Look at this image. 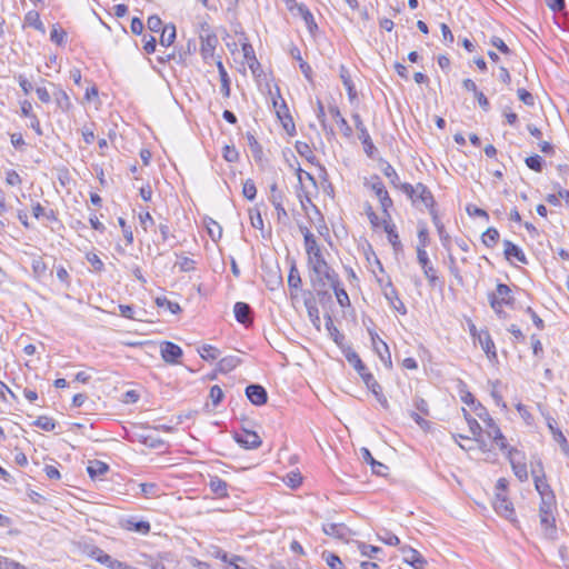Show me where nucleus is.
<instances>
[{
  "label": "nucleus",
  "mask_w": 569,
  "mask_h": 569,
  "mask_svg": "<svg viewBox=\"0 0 569 569\" xmlns=\"http://www.w3.org/2000/svg\"><path fill=\"white\" fill-rule=\"evenodd\" d=\"M358 137H359V140L361 141V143L363 144V149H365L366 153L371 156L372 149L375 148V146H373V142L371 140V137H370L368 130H362V132L359 133Z\"/></svg>",
  "instance_id": "nucleus-55"
},
{
  "label": "nucleus",
  "mask_w": 569,
  "mask_h": 569,
  "mask_svg": "<svg viewBox=\"0 0 569 569\" xmlns=\"http://www.w3.org/2000/svg\"><path fill=\"white\" fill-rule=\"evenodd\" d=\"M160 353L163 361L170 365L179 363V359L183 355L182 349L171 341H163L160 345Z\"/></svg>",
  "instance_id": "nucleus-9"
},
{
  "label": "nucleus",
  "mask_w": 569,
  "mask_h": 569,
  "mask_svg": "<svg viewBox=\"0 0 569 569\" xmlns=\"http://www.w3.org/2000/svg\"><path fill=\"white\" fill-rule=\"evenodd\" d=\"M488 299L491 308L498 315L502 313L503 306H510L513 303L511 289L505 283H498L496 291L488 293Z\"/></svg>",
  "instance_id": "nucleus-3"
},
{
  "label": "nucleus",
  "mask_w": 569,
  "mask_h": 569,
  "mask_svg": "<svg viewBox=\"0 0 569 569\" xmlns=\"http://www.w3.org/2000/svg\"><path fill=\"white\" fill-rule=\"evenodd\" d=\"M147 26H148L149 30L152 31V32H159L160 30L163 29L162 20L157 14L150 16L148 18Z\"/></svg>",
  "instance_id": "nucleus-59"
},
{
  "label": "nucleus",
  "mask_w": 569,
  "mask_h": 569,
  "mask_svg": "<svg viewBox=\"0 0 569 569\" xmlns=\"http://www.w3.org/2000/svg\"><path fill=\"white\" fill-rule=\"evenodd\" d=\"M273 104L277 109V116L281 120L283 128L290 136H293L296 133V127L292 117L289 114V109L286 102L282 100L279 107L277 101H274Z\"/></svg>",
  "instance_id": "nucleus-16"
},
{
  "label": "nucleus",
  "mask_w": 569,
  "mask_h": 569,
  "mask_svg": "<svg viewBox=\"0 0 569 569\" xmlns=\"http://www.w3.org/2000/svg\"><path fill=\"white\" fill-rule=\"evenodd\" d=\"M430 214H431V218H432V222L437 229V232H438V236H439V239L441 241V244L445 249L449 250L450 249V242H451V238L450 236L447 233L446 229H445V226L443 223L441 222L438 213L436 210H430Z\"/></svg>",
  "instance_id": "nucleus-24"
},
{
  "label": "nucleus",
  "mask_w": 569,
  "mask_h": 569,
  "mask_svg": "<svg viewBox=\"0 0 569 569\" xmlns=\"http://www.w3.org/2000/svg\"><path fill=\"white\" fill-rule=\"evenodd\" d=\"M176 39V27L173 24H167L161 30L160 44L169 47L174 42Z\"/></svg>",
  "instance_id": "nucleus-37"
},
{
  "label": "nucleus",
  "mask_w": 569,
  "mask_h": 569,
  "mask_svg": "<svg viewBox=\"0 0 569 569\" xmlns=\"http://www.w3.org/2000/svg\"><path fill=\"white\" fill-rule=\"evenodd\" d=\"M156 303L158 307H166L173 315H177L181 311L179 303L170 301L167 297H157Z\"/></svg>",
  "instance_id": "nucleus-47"
},
{
  "label": "nucleus",
  "mask_w": 569,
  "mask_h": 569,
  "mask_svg": "<svg viewBox=\"0 0 569 569\" xmlns=\"http://www.w3.org/2000/svg\"><path fill=\"white\" fill-rule=\"evenodd\" d=\"M490 43L497 48L501 53L503 54H510L511 53V50L510 48L506 44V42L499 38V37H496L493 36L491 39H490Z\"/></svg>",
  "instance_id": "nucleus-61"
},
{
  "label": "nucleus",
  "mask_w": 569,
  "mask_h": 569,
  "mask_svg": "<svg viewBox=\"0 0 569 569\" xmlns=\"http://www.w3.org/2000/svg\"><path fill=\"white\" fill-rule=\"evenodd\" d=\"M400 550L403 553V561L412 566L415 569H423L427 565V560L416 549L409 546H403Z\"/></svg>",
  "instance_id": "nucleus-14"
},
{
  "label": "nucleus",
  "mask_w": 569,
  "mask_h": 569,
  "mask_svg": "<svg viewBox=\"0 0 569 569\" xmlns=\"http://www.w3.org/2000/svg\"><path fill=\"white\" fill-rule=\"evenodd\" d=\"M217 67H218L219 76H220V82H221L220 91L224 98H229L230 91H231L229 76L220 60L217 61Z\"/></svg>",
  "instance_id": "nucleus-34"
},
{
  "label": "nucleus",
  "mask_w": 569,
  "mask_h": 569,
  "mask_svg": "<svg viewBox=\"0 0 569 569\" xmlns=\"http://www.w3.org/2000/svg\"><path fill=\"white\" fill-rule=\"evenodd\" d=\"M371 188L380 201V204H381V208L383 211V217L391 219L389 209L392 207L393 202H392V199L390 198L385 184L382 183V181L378 180L372 183Z\"/></svg>",
  "instance_id": "nucleus-11"
},
{
  "label": "nucleus",
  "mask_w": 569,
  "mask_h": 569,
  "mask_svg": "<svg viewBox=\"0 0 569 569\" xmlns=\"http://www.w3.org/2000/svg\"><path fill=\"white\" fill-rule=\"evenodd\" d=\"M400 190L406 193L413 203L421 201L429 210H435V198L431 191L423 183H417L412 186L410 183H403L400 186Z\"/></svg>",
  "instance_id": "nucleus-2"
},
{
  "label": "nucleus",
  "mask_w": 569,
  "mask_h": 569,
  "mask_svg": "<svg viewBox=\"0 0 569 569\" xmlns=\"http://www.w3.org/2000/svg\"><path fill=\"white\" fill-rule=\"evenodd\" d=\"M388 218H383V230L387 233L388 240L391 243L395 251H399L402 248L399 234L396 231V226L388 221Z\"/></svg>",
  "instance_id": "nucleus-26"
},
{
  "label": "nucleus",
  "mask_w": 569,
  "mask_h": 569,
  "mask_svg": "<svg viewBox=\"0 0 569 569\" xmlns=\"http://www.w3.org/2000/svg\"><path fill=\"white\" fill-rule=\"evenodd\" d=\"M525 162L526 166L535 172H541L543 170L545 161L539 154L527 157Z\"/></svg>",
  "instance_id": "nucleus-45"
},
{
  "label": "nucleus",
  "mask_w": 569,
  "mask_h": 569,
  "mask_svg": "<svg viewBox=\"0 0 569 569\" xmlns=\"http://www.w3.org/2000/svg\"><path fill=\"white\" fill-rule=\"evenodd\" d=\"M478 342L481 349L487 355L490 361H497V351L493 340L491 339L490 333L487 330H482L478 333Z\"/></svg>",
  "instance_id": "nucleus-18"
},
{
  "label": "nucleus",
  "mask_w": 569,
  "mask_h": 569,
  "mask_svg": "<svg viewBox=\"0 0 569 569\" xmlns=\"http://www.w3.org/2000/svg\"><path fill=\"white\" fill-rule=\"evenodd\" d=\"M269 200L272 204H279L283 201V194L282 192L278 189L277 184L273 183L270 188V197H269Z\"/></svg>",
  "instance_id": "nucleus-63"
},
{
  "label": "nucleus",
  "mask_w": 569,
  "mask_h": 569,
  "mask_svg": "<svg viewBox=\"0 0 569 569\" xmlns=\"http://www.w3.org/2000/svg\"><path fill=\"white\" fill-rule=\"evenodd\" d=\"M305 249L308 256V267L326 261L321 248L312 233L306 234Z\"/></svg>",
  "instance_id": "nucleus-4"
},
{
  "label": "nucleus",
  "mask_w": 569,
  "mask_h": 569,
  "mask_svg": "<svg viewBox=\"0 0 569 569\" xmlns=\"http://www.w3.org/2000/svg\"><path fill=\"white\" fill-rule=\"evenodd\" d=\"M326 561L331 569H343L341 559L335 553H329L326 558Z\"/></svg>",
  "instance_id": "nucleus-64"
},
{
  "label": "nucleus",
  "mask_w": 569,
  "mask_h": 569,
  "mask_svg": "<svg viewBox=\"0 0 569 569\" xmlns=\"http://www.w3.org/2000/svg\"><path fill=\"white\" fill-rule=\"evenodd\" d=\"M369 335L373 350L379 356L380 360L386 365V367L391 368L392 361L388 345L373 330H369Z\"/></svg>",
  "instance_id": "nucleus-5"
},
{
  "label": "nucleus",
  "mask_w": 569,
  "mask_h": 569,
  "mask_svg": "<svg viewBox=\"0 0 569 569\" xmlns=\"http://www.w3.org/2000/svg\"><path fill=\"white\" fill-rule=\"evenodd\" d=\"M382 291L385 298L388 300L389 306L398 311L400 315L407 313V308L402 300L399 298L397 289L393 287L391 280H388V282L382 286Z\"/></svg>",
  "instance_id": "nucleus-7"
},
{
  "label": "nucleus",
  "mask_w": 569,
  "mask_h": 569,
  "mask_svg": "<svg viewBox=\"0 0 569 569\" xmlns=\"http://www.w3.org/2000/svg\"><path fill=\"white\" fill-rule=\"evenodd\" d=\"M32 425L44 431H53L56 428V421L48 416L38 417V419L34 420Z\"/></svg>",
  "instance_id": "nucleus-46"
},
{
  "label": "nucleus",
  "mask_w": 569,
  "mask_h": 569,
  "mask_svg": "<svg viewBox=\"0 0 569 569\" xmlns=\"http://www.w3.org/2000/svg\"><path fill=\"white\" fill-rule=\"evenodd\" d=\"M296 9L298 10V13L300 14V17L303 19V21L310 32H312L313 29H317V23L315 21L313 14L311 13V11L308 9V7L306 4H303V3L296 4Z\"/></svg>",
  "instance_id": "nucleus-35"
},
{
  "label": "nucleus",
  "mask_w": 569,
  "mask_h": 569,
  "mask_svg": "<svg viewBox=\"0 0 569 569\" xmlns=\"http://www.w3.org/2000/svg\"><path fill=\"white\" fill-rule=\"evenodd\" d=\"M198 352H199L200 357L207 361H213V360L218 359V357L220 356L219 349L211 345H203L198 350Z\"/></svg>",
  "instance_id": "nucleus-40"
},
{
  "label": "nucleus",
  "mask_w": 569,
  "mask_h": 569,
  "mask_svg": "<svg viewBox=\"0 0 569 569\" xmlns=\"http://www.w3.org/2000/svg\"><path fill=\"white\" fill-rule=\"evenodd\" d=\"M249 216H250L251 226L254 229H262L263 228V220H262V217H261V213H260L259 210H257V209L250 210L249 211Z\"/></svg>",
  "instance_id": "nucleus-60"
},
{
  "label": "nucleus",
  "mask_w": 569,
  "mask_h": 569,
  "mask_svg": "<svg viewBox=\"0 0 569 569\" xmlns=\"http://www.w3.org/2000/svg\"><path fill=\"white\" fill-rule=\"evenodd\" d=\"M326 328L329 332V336L332 340L340 346L345 340V336L335 327L332 318L330 316L327 317Z\"/></svg>",
  "instance_id": "nucleus-41"
},
{
  "label": "nucleus",
  "mask_w": 569,
  "mask_h": 569,
  "mask_svg": "<svg viewBox=\"0 0 569 569\" xmlns=\"http://www.w3.org/2000/svg\"><path fill=\"white\" fill-rule=\"evenodd\" d=\"M360 452H361L362 459H363L367 463H369V465L371 466V469H372V472H373V473H376V475H383V471L387 469V467H386L383 463H381V462L377 461V460L372 457V455H371V452H370V450H369V449H367V448H361Z\"/></svg>",
  "instance_id": "nucleus-32"
},
{
  "label": "nucleus",
  "mask_w": 569,
  "mask_h": 569,
  "mask_svg": "<svg viewBox=\"0 0 569 569\" xmlns=\"http://www.w3.org/2000/svg\"><path fill=\"white\" fill-rule=\"evenodd\" d=\"M417 260L420 264L425 277L428 279L430 286H436L437 281L439 280L437 276V270L431 264L428 253L425 249L417 248Z\"/></svg>",
  "instance_id": "nucleus-6"
},
{
  "label": "nucleus",
  "mask_w": 569,
  "mask_h": 569,
  "mask_svg": "<svg viewBox=\"0 0 569 569\" xmlns=\"http://www.w3.org/2000/svg\"><path fill=\"white\" fill-rule=\"evenodd\" d=\"M460 398H461V401L468 406H473V408L477 406L478 402H476V398L473 397V395L466 390L467 386L465 382L460 381Z\"/></svg>",
  "instance_id": "nucleus-54"
},
{
  "label": "nucleus",
  "mask_w": 569,
  "mask_h": 569,
  "mask_svg": "<svg viewBox=\"0 0 569 569\" xmlns=\"http://www.w3.org/2000/svg\"><path fill=\"white\" fill-rule=\"evenodd\" d=\"M347 361L355 368V370L359 373L360 377L362 375H366L368 371V368L365 366L360 357L356 351H348L346 353Z\"/></svg>",
  "instance_id": "nucleus-36"
},
{
  "label": "nucleus",
  "mask_w": 569,
  "mask_h": 569,
  "mask_svg": "<svg viewBox=\"0 0 569 569\" xmlns=\"http://www.w3.org/2000/svg\"><path fill=\"white\" fill-rule=\"evenodd\" d=\"M209 396L213 406H218L223 398V391L219 386L214 385L211 387Z\"/></svg>",
  "instance_id": "nucleus-62"
},
{
  "label": "nucleus",
  "mask_w": 569,
  "mask_h": 569,
  "mask_svg": "<svg viewBox=\"0 0 569 569\" xmlns=\"http://www.w3.org/2000/svg\"><path fill=\"white\" fill-rule=\"evenodd\" d=\"M247 140H248V144L250 147V150H251L253 157L260 158L262 154V148L259 144V142L256 140L254 136L248 132Z\"/></svg>",
  "instance_id": "nucleus-56"
},
{
  "label": "nucleus",
  "mask_w": 569,
  "mask_h": 569,
  "mask_svg": "<svg viewBox=\"0 0 569 569\" xmlns=\"http://www.w3.org/2000/svg\"><path fill=\"white\" fill-rule=\"evenodd\" d=\"M239 363H240V360L238 357L228 356V357L220 359V361L218 362V370L223 373H227V372H230L231 370H233Z\"/></svg>",
  "instance_id": "nucleus-39"
},
{
  "label": "nucleus",
  "mask_w": 569,
  "mask_h": 569,
  "mask_svg": "<svg viewBox=\"0 0 569 569\" xmlns=\"http://www.w3.org/2000/svg\"><path fill=\"white\" fill-rule=\"evenodd\" d=\"M540 506L539 513H548L553 512L556 509V497L555 495H546V497H540Z\"/></svg>",
  "instance_id": "nucleus-42"
},
{
  "label": "nucleus",
  "mask_w": 569,
  "mask_h": 569,
  "mask_svg": "<svg viewBox=\"0 0 569 569\" xmlns=\"http://www.w3.org/2000/svg\"><path fill=\"white\" fill-rule=\"evenodd\" d=\"M493 509L498 515L505 517L506 519H512L515 516L512 502L507 498L505 493H496L493 500Z\"/></svg>",
  "instance_id": "nucleus-13"
},
{
  "label": "nucleus",
  "mask_w": 569,
  "mask_h": 569,
  "mask_svg": "<svg viewBox=\"0 0 569 569\" xmlns=\"http://www.w3.org/2000/svg\"><path fill=\"white\" fill-rule=\"evenodd\" d=\"M208 486L211 492L218 498H227L229 496L228 483L218 476H209Z\"/></svg>",
  "instance_id": "nucleus-25"
},
{
  "label": "nucleus",
  "mask_w": 569,
  "mask_h": 569,
  "mask_svg": "<svg viewBox=\"0 0 569 569\" xmlns=\"http://www.w3.org/2000/svg\"><path fill=\"white\" fill-rule=\"evenodd\" d=\"M200 40H201V48H200L201 57L206 62H209L210 59H213L214 50L219 42L218 38L214 33L207 30L204 34L200 36Z\"/></svg>",
  "instance_id": "nucleus-8"
},
{
  "label": "nucleus",
  "mask_w": 569,
  "mask_h": 569,
  "mask_svg": "<svg viewBox=\"0 0 569 569\" xmlns=\"http://www.w3.org/2000/svg\"><path fill=\"white\" fill-rule=\"evenodd\" d=\"M378 539L388 546H399L400 539L393 532L382 529L378 532Z\"/></svg>",
  "instance_id": "nucleus-44"
},
{
  "label": "nucleus",
  "mask_w": 569,
  "mask_h": 569,
  "mask_svg": "<svg viewBox=\"0 0 569 569\" xmlns=\"http://www.w3.org/2000/svg\"><path fill=\"white\" fill-rule=\"evenodd\" d=\"M322 530L327 536L340 540H348L352 535L351 529H349L345 523H326L323 525Z\"/></svg>",
  "instance_id": "nucleus-17"
},
{
  "label": "nucleus",
  "mask_w": 569,
  "mask_h": 569,
  "mask_svg": "<svg viewBox=\"0 0 569 569\" xmlns=\"http://www.w3.org/2000/svg\"><path fill=\"white\" fill-rule=\"evenodd\" d=\"M473 411L486 425V431L490 430L493 432V430L499 429L498 425L489 415L488 410L480 402L477 403V406L473 408Z\"/></svg>",
  "instance_id": "nucleus-28"
},
{
  "label": "nucleus",
  "mask_w": 569,
  "mask_h": 569,
  "mask_svg": "<svg viewBox=\"0 0 569 569\" xmlns=\"http://www.w3.org/2000/svg\"><path fill=\"white\" fill-rule=\"evenodd\" d=\"M553 440L559 443L562 452L567 456H569V443L567 441V438L560 430L553 431Z\"/></svg>",
  "instance_id": "nucleus-57"
},
{
  "label": "nucleus",
  "mask_w": 569,
  "mask_h": 569,
  "mask_svg": "<svg viewBox=\"0 0 569 569\" xmlns=\"http://www.w3.org/2000/svg\"><path fill=\"white\" fill-rule=\"evenodd\" d=\"M246 396L254 406H262L268 401V393L261 385H249L246 388Z\"/></svg>",
  "instance_id": "nucleus-15"
},
{
  "label": "nucleus",
  "mask_w": 569,
  "mask_h": 569,
  "mask_svg": "<svg viewBox=\"0 0 569 569\" xmlns=\"http://www.w3.org/2000/svg\"><path fill=\"white\" fill-rule=\"evenodd\" d=\"M24 24L23 27H31V28H34L36 30L44 33L46 32V28H44V24L43 22L41 21L40 19V14L38 11L36 10H30L26 13L24 16Z\"/></svg>",
  "instance_id": "nucleus-30"
},
{
  "label": "nucleus",
  "mask_w": 569,
  "mask_h": 569,
  "mask_svg": "<svg viewBox=\"0 0 569 569\" xmlns=\"http://www.w3.org/2000/svg\"><path fill=\"white\" fill-rule=\"evenodd\" d=\"M233 313L236 317V320L248 327L252 325L253 318H252V309L251 307L246 302H236L233 306Z\"/></svg>",
  "instance_id": "nucleus-19"
},
{
  "label": "nucleus",
  "mask_w": 569,
  "mask_h": 569,
  "mask_svg": "<svg viewBox=\"0 0 569 569\" xmlns=\"http://www.w3.org/2000/svg\"><path fill=\"white\" fill-rule=\"evenodd\" d=\"M123 528L129 531L138 532L140 535H147L150 532L151 527L148 521L136 520L134 518H130L124 521Z\"/></svg>",
  "instance_id": "nucleus-27"
},
{
  "label": "nucleus",
  "mask_w": 569,
  "mask_h": 569,
  "mask_svg": "<svg viewBox=\"0 0 569 569\" xmlns=\"http://www.w3.org/2000/svg\"><path fill=\"white\" fill-rule=\"evenodd\" d=\"M539 472L533 469L532 470V478L535 482L536 490L540 495V497H546V495H555L550 486L548 485L546 480V476L542 471V466L539 462Z\"/></svg>",
  "instance_id": "nucleus-20"
},
{
  "label": "nucleus",
  "mask_w": 569,
  "mask_h": 569,
  "mask_svg": "<svg viewBox=\"0 0 569 569\" xmlns=\"http://www.w3.org/2000/svg\"><path fill=\"white\" fill-rule=\"evenodd\" d=\"M301 277L295 264L291 266L289 276H288V286L290 289L298 290L301 287Z\"/></svg>",
  "instance_id": "nucleus-49"
},
{
  "label": "nucleus",
  "mask_w": 569,
  "mask_h": 569,
  "mask_svg": "<svg viewBox=\"0 0 569 569\" xmlns=\"http://www.w3.org/2000/svg\"><path fill=\"white\" fill-rule=\"evenodd\" d=\"M66 38L67 32L58 24H54L50 33V40L54 42L57 46H63L66 42Z\"/></svg>",
  "instance_id": "nucleus-48"
},
{
  "label": "nucleus",
  "mask_w": 569,
  "mask_h": 569,
  "mask_svg": "<svg viewBox=\"0 0 569 569\" xmlns=\"http://www.w3.org/2000/svg\"><path fill=\"white\" fill-rule=\"evenodd\" d=\"M517 456H520V451H518L516 448L508 449V458L515 476L520 481H526L528 480L527 465L523 461L518 460Z\"/></svg>",
  "instance_id": "nucleus-12"
},
{
  "label": "nucleus",
  "mask_w": 569,
  "mask_h": 569,
  "mask_svg": "<svg viewBox=\"0 0 569 569\" xmlns=\"http://www.w3.org/2000/svg\"><path fill=\"white\" fill-rule=\"evenodd\" d=\"M234 440L244 449H257L262 442L257 432L246 429L240 432H236Z\"/></svg>",
  "instance_id": "nucleus-10"
},
{
  "label": "nucleus",
  "mask_w": 569,
  "mask_h": 569,
  "mask_svg": "<svg viewBox=\"0 0 569 569\" xmlns=\"http://www.w3.org/2000/svg\"><path fill=\"white\" fill-rule=\"evenodd\" d=\"M118 223L122 229L123 237L127 241V244L130 246L133 242V232L131 228L127 224L123 218H118Z\"/></svg>",
  "instance_id": "nucleus-58"
},
{
  "label": "nucleus",
  "mask_w": 569,
  "mask_h": 569,
  "mask_svg": "<svg viewBox=\"0 0 569 569\" xmlns=\"http://www.w3.org/2000/svg\"><path fill=\"white\" fill-rule=\"evenodd\" d=\"M499 237V231L496 228L490 227L482 233L481 241L486 247L493 248L497 244Z\"/></svg>",
  "instance_id": "nucleus-38"
},
{
  "label": "nucleus",
  "mask_w": 569,
  "mask_h": 569,
  "mask_svg": "<svg viewBox=\"0 0 569 569\" xmlns=\"http://www.w3.org/2000/svg\"><path fill=\"white\" fill-rule=\"evenodd\" d=\"M87 471L91 479H96L106 475L109 471V466L101 460H92L89 461Z\"/></svg>",
  "instance_id": "nucleus-31"
},
{
  "label": "nucleus",
  "mask_w": 569,
  "mask_h": 569,
  "mask_svg": "<svg viewBox=\"0 0 569 569\" xmlns=\"http://www.w3.org/2000/svg\"><path fill=\"white\" fill-rule=\"evenodd\" d=\"M330 288L333 289L337 301L341 307H347L350 305L349 296L346 290L340 287V284H333Z\"/></svg>",
  "instance_id": "nucleus-51"
},
{
  "label": "nucleus",
  "mask_w": 569,
  "mask_h": 569,
  "mask_svg": "<svg viewBox=\"0 0 569 569\" xmlns=\"http://www.w3.org/2000/svg\"><path fill=\"white\" fill-rule=\"evenodd\" d=\"M462 410H463L465 418L468 422L470 432L472 433L475 439L480 443V446H479L480 449L485 450L486 443L480 439L481 432H482L481 426L478 423V421L475 418H472L470 416V413H468V411L466 409H462Z\"/></svg>",
  "instance_id": "nucleus-29"
},
{
  "label": "nucleus",
  "mask_w": 569,
  "mask_h": 569,
  "mask_svg": "<svg viewBox=\"0 0 569 569\" xmlns=\"http://www.w3.org/2000/svg\"><path fill=\"white\" fill-rule=\"evenodd\" d=\"M486 433L489 438H491L496 442V445L499 447L500 450L505 451L508 449L507 439L503 436V433L501 432L500 428L493 430V432H491L490 430H487Z\"/></svg>",
  "instance_id": "nucleus-43"
},
{
  "label": "nucleus",
  "mask_w": 569,
  "mask_h": 569,
  "mask_svg": "<svg viewBox=\"0 0 569 569\" xmlns=\"http://www.w3.org/2000/svg\"><path fill=\"white\" fill-rule=\"evenodd\" d=\"M383 174L390 180V183L398 189H400V186L405 183L400 181L397 171L390 163H387V166L383 168Z\"/></svg>",
  "instance_id": "nucleus-50"
},
{
  "label": "nucleus",
  "mask_w": 569,
  "mask_h": 569,
  "mask_svg": "<svg viewBox=\"0 0 569 569\" xmlns=\"http://www.w3.org/2000/svg\"><path fill=\"white\" fill-rule=\"evenodd\" d=\"M312 271L311 282L318 293H327V289L333 284H340L338 273L327 261L309 267Z\"/></svg>",
  "instance_id": "nucleus-1"
},
{
  "label": "nucleus",
  "mask_w": 569,
  "mask_h": 569,
  "mask_svg": "<svg viewBox=\"0 0 569 569\" xmlns=\"http://www.w3.org/2000/svg\"><path fill=\"white\" fill-rule=\"evenodd\" d=\"M361 379L365 382V385L367 386V388L370 389V391L372 393H377L378 390L382 389L371 372H367L366 375H362Z\"/></svg>",
  "instance_id": "nucleus-53"
},
{
  "label": "nucleus",
  "mask_w": 569,
  "mask_h": 569,
  "mask_svg": "<svg viewBox=\"0 0 569 569\" xmlns=\"http://www.w3.org/2000/svg\"><path fill=\"white\" fill-rule=\"evenodd\" d=\"M340 79L348 92V96L350 98V100L355 99L356 96H357V92H356V89H355V84L351 80V77L349 74V71L347 69L346 66L341 64L340 66Z\"/></svg>",
  "instance_id": "nucleus-33"
},
{
  "label": "nucleus",
  "mask_w": 569,
  "mask_h": 569,
  "mask_svg": "<svg viewBox=\"0 0 569 569\" xmlns=\"http://www.w3.org/2000/svg\"><path fill=\"white\" fill-rule=\"evenodd\" d=\"M505 257L507 260L512 261L513 259L521 263H527V257L525 252L510 240H503Z\"/></svg>",
  "instance_id": "nucleus-22"
},
{
  "label": "nucleus",
  "mask_w": 569,
  "mask_h": 569,
  "mask_svg": "<svg viewBox=\"0 0 569 569\" xmlns=\"http://www.w3.org/2000/svg\"><path fill=\"white\" fill-rule=\"evenodd\" d=\"M540 525L543 529L545 537L548 539H555L557 533L556 519L553 512L539 513Z\"/></svg>",
  "instance_id": "nucleus-23"
},
{
  "label": "nucleus",
  "mask_w": 569,
  "mask_h": 569,
  "mask_svg": "<svg viewBox=\"0 0 569 569\" xmlns=\"http://www.w3.org/2000/svg\"><path fill=\"white\" fill-rule=\"evenodd\" d=\"M242 194L248 200H253L257 196V188L252 179H247L243 182Z\"/></svg>",
  "instance_id": "nucleus-52"
},
{
  "label": "nucleus",
  "mask_w": 569,
  "mask_h": 569,
  "mask_svg": "<svg viewBox=\"0 0 569 569\" xmlns=\"http://www.w3.org/2000/svg\"><path fill=\"white\" fill-rule=\"evenodd\" d=\"M50 84L54 89L52 92V97L56 101L57 107L61 111L68 112L72 107V102H71L68 93L60 86H57L54 83H50Z\"/></svg>",
  "instance_id": "nucleus-21"
}]
</instances>
